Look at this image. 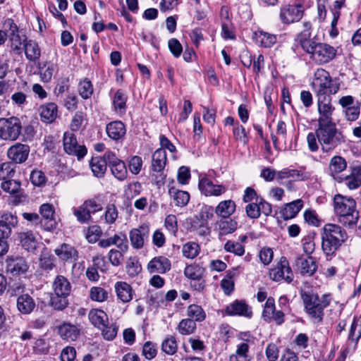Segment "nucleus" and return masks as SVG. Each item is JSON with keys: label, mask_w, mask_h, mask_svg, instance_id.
Listing matches in <instances>:
<instances>
[{"label": "nucleus", "mask_w": 361, "mask_h": 361, "mask_svg": "<svg viewBox=\"0 0 361 361\" xmlns=\"http://www.w3.org/2000/svg\"><path fill=\"white\" fill-rule=\"evenodd\" d=\"M345 229L336 224H326L321 231L322 249L326 255H331L348 239Z\"/></svg>", "instance_id": "1"}, {"label": "nucleus", "mask_w": 361, "mask_h": 361, "mask_svg": "<svg viewBox=\"0 0 361 361\" xmlns=\"http://www.w3.org/2000/svg\"><path fill=\"white\" fill-rule=\"evenodd\" d=\"M334 209L341 224L351 227L357 224L358 212L356 202L352 197L336 195L334 197Z\"/></svg>", "instance_id": "2"}, {"label": "nucleus", "mask_w": 361, "mask_h": 361, "mask_svg": "<svg viewBox=\"0 0 361 361\" xmlns=\"http://www.w3.org/2000/svg\"><path fill=\"white\" fill-rule=\"evenodd\" d=\"M301 297L307 313L319 322L322 320L324 310L330 305L331 298L329 294H324L319 297L312 291L301 293Z\"/></svg>", "instance_id": "3"}, {"label": "nucleus", "mask_w": 361, "mask_h": 361, "mask_svg": "<svg viewBox=\"0 0 361 361\" xmlns=\"http://www.w3.org/2000/svg\"><path fill=\"white\" fill-rule=\"evenodd\" d=\"M312 87L316 97L331 96L338 92L340 84L336 80H332L329 72L318 68L314 73Z\"/></svg>", "instance_id": "4"}, {"label": "nucleus", "mask_w": 361, "mask_h": 361, "mask_svg": "<svg viewBox=\"0 0 361 361\" xmlns=\"http://www.w3.org/2000/svg\"><path fill=\"white\" fill-rule=\"evenodd\" d=\"M310 47V51L306 52L318 63H328L336 55V50L327 44L315 42Z\"/></svg>", "instance_id": "5"}, {"label": "nucleus", "mask_w": 361, "mask_h": 361, "mask_svg": "<svg viewBox=\"0 0 361 361\" xmlns=\"http://www.w3.org/2000/svg\"><path fill=\"white\" fill-rule=\"evenodd\" d=\"M269 277L274 281L284 280L290 283L293 280V273L286 257H281L269 270Z\"/></svg>", "instance_id": "6"}, {"label": "nucleus", "mask_w": 361, "mask_h": 361, "mask_svg": "<svg viewBox=\"0 0 361 361\" xmlns=\"http://www.w3.org/2000/svg\"><path fill=\"white\" fill-rule=\"evenodd\" d=\"M167 161L166 153L163 149H157L152 154V176L154 177L155 182L158 184L166 178L163 171Z\"/></svg>", "instance_id": "7"}, {"label": "nucleus", "mask_w": 361, "mask_h": 361, "mask_svg": "<svg viewBox=\"0 0 361 361\" xmlns=\"http://www.w3.org/2000/svg\"><path fill=\"white\" fill-rule=\"evenodd\" d=\"M4 25L8 27V38L10 42V47L14 51H18L21 49L22 45L27 42V37L25 35H20L17 25L12 19H7Z\"/></svg>", "instance_id": "8"}, {"label": "nucleus", "mask_w": 361, "mask_h": 361, "mask_svg": "<svg viewBox=\"0 0 361 361\" xmlns=\"http://www.w3.org/2000/svg\"><path fill=\"white\" fill-rule=\"evenodd\" d=\"M304 11V6L300 4L286 5L280 10V20L285 24L298 22L302 18Z\"/></svg>", "instance_id": "9"}, {"label": "nucleus", "mask_w": 361, "mask_h": 361, "mask_svg": "<svg viewBox=\"0 0 361 361\" xmlns=\"http://www.w3.org/2000/svg\"><path fill=\"white\" fill-rule=\"evenodd\" d=\"M105 157L109 161V166L114 176L119 180H125L128 176L126 164L111 152H106Z\"/></svg>", "instance_id": "10"}, {"label": "nucleus", "mask_w": 361, "mask_h": 361, "mask_svg": "<svg viewBox=\"0 0 361 361\" xmlns=\"http://www.w3.org/2000/svg\"><path fill=\"white\" fill-rule=\"evenodd\" d=\"M149 235V227L147 224H142L138 228L130 231L129 238L131 246L137 250L143 247Z\"/></svg>", "instance_id": "11"}, {"label": "nucleus", "mask_w": 361, "mask_h": 361, "mask_svg": "<svg viewBox=\"0 0 361 361\" xmlns=\"http://www.w3.org/2000/svg\"><path fill=\"white\" fill-rule=\"evenodd\" d=\"M317 97V109L319 114V123H324L328 119H331L334 107L331 104V97L327 96H319Z\"/></svg>", "instance_id": "12"}, {"label": "nucleus", "mask_w": 361, "mask_h": 361, "mask_svg": "<svg viewBox=\"0 0 361 361\" xmlns=\"http://www.w3.org/2000/svg\"><path fill=\"white\" fill-rule=\"evenodd\" d=\"M64 151L70 154L82 159L87 154L85 145L78 144L75 137H63Z\"/></svg>", "instance_id": "13"}, {"label": "nucleus", "mask_w": 361, "mask_h": 361, "mask_svg": "<svg viewBox=\"0 0 361 361\" xmlns=\"http://www.w3.org/2000/svg\"><path fill=\"white\" fill-rule=\"evenodd\" d=\"M1 187L3 190L12 195L10 202L13 204L18 205L21 202L22 190L19 181L12 179L6 180L1 183Z\"/></svg>", "instance_id": "14"}, {"label": "nucleus", "mask_w": 361, "mask_h": 361, "mask_svg": "<svg viewBox=\"0 0 361 361\" xmlns=\"http://www.w3.org/2000/svg\"><path fill=\"white\" fill-rule=\"evenodd\" d=\"M20 122L16 117L0 118V135H19Z\"/></svg>", "instance_id": "15"}, {"label": "nucleus", "mask_w": 361, "mask_h": 361, "mask_svg": "<svg viewBox=\"0 0 361 361\" xmlns=\"http://www.w3.org/2000/svg\"><path fill=\"white\" fill-rule=\"evenodd\" d=\"M199 188L205 196H219L226 190L224 185H215L207 178H202L200 180Z\"/></svg>", "instance_id": "16"}, {"label": "nucleus", "mask_w": 361, "mask_h": 361, "mask_svg": "<svg viewBox=\"0 0 361 361\" xmlns=\"http://www.w3.org/2000/svg\"><path fill=\"white\" fill-rule=\"evenodd\" d=\"M296 266L300 274L305 276H312L317 271L318 267L315 259L311 256L298 258Z\"/></svg>", "instance_id": "17"}, {"label": "nucleus", "mask_w": 361, "mask_h": 361, "mask_svg": "<svg viewBox=\"0 0 361 361\" xmlns=\"http://www.w3.org/2000/svg\"><path fill=\"white\" fill-rule=\"evenodd\" d=\"M147 269L151 274H165L171 269V262L164 256L152 258L147 264Z\"/></svg>", "instance_id": "18"}, {"label": "nucleus", "mask_w": 361, "mask_h": 361, "mask_svg": "<svg viewBox=\"0 0 361 361\" xmlns=\"http://www.w3.org/2000/svg\"><path fill=\"white\" fill-rule=\"evenodd\" d=\"M72 286L68 279L63 275H57L52 283L54 294L59 296H69Z\"/></svg>", "instance_id": "19"}, {"label": "nucleus", "mask_w": 361, "mask_h": 361, "mask_svg": "<svg viewBox=\"0 0 361 361\" xmlns=\"http://www.w3.org/2000/svg\"><path fill=\"white\" fill-rule=\"evenodd\" d=\"M30 147L27 145L17 144L11 147L7 152L8 157L15 164L24 162L28 157Z\"/></svg>", "instance_id": "20"}, {"label": "nucleus", "mask_w": 361, "mask_h": 361, "mask_svg": "<svg viewBox=\"0 0 361 361\" xmlns=\"http://www.w3.org/2000/svg\"><path fill=\"white\" fill-rule=\"evenodd\" d=\"M302 27L303 29L297 36V41L305 51H310V49H311L310 47L315 42L310 39L312 25L309 21H304L302 23Z\"/></svg>", "instance_id": "21"}, {"label": "nucleus", "mask_w": 361, "mask_h": 361, "mask_svg": "<svg viewBox=\"0 0 361 361\" xmlns=\"http://www.w3.org/2000/svg\"><path fill=\"white\" fill-rule=\"evenodd\" d=\"M54 253L59 258L64 262H75L78 258V252L72 245L63 243L54 250Z\"/></svg>", "instance_id": "22"}, {"label": "nucleus", "mask_w": 361, "mask_h": 361, "mask_svg": "<svg viewBox=\"0 0 361 361\" xmlns=\"http://www.w3.org/2000/svg\"><path fill=\"white\" fill-rule=\"evenodd\" d=\"M226 312L228 315H239L249 318L252 314L251 308L245 302L239 300H235L228 305L226 308Z\"/></svg>", "instance_id": "23"}, {"label": "nucleus", "mask_w": 361, "mask_h": 361, "mask_svg": "<svg viewBox=\"0 0 361 361\" xmlns=\"http://www.w3.org/2000/svg\"><path fill=\"white\" fill-rule=\"evenodd\" d=\"M252 39L257 44L264 48H270L276 42L275 35L262 30L254 32Z\"/></svg>", "instance_id": "24"}, {"label": "nucleus", "mask_w": 361, "mask_h": 361, "mask_svg": "<svg viewBox=\"0 0 361 361\" xmlns=\"http://www.w3.org/2000/svg\"><path fill=\"white\" fill-rule=\"evenodd\" d=\"M173 184V180L169 185V195L177 207L185 206L190 200L189 193L176 188Z\"/></svg>", "instance_id": "25"}, {"label": "nucleus", "mask_w": 361, "mask_h": 361, "mask_svg": "<svg viewBox=\"0 0 361 361\" xmlns=\"http://www.w3.org/2000/svg\"><path fill=\"white\" fill-rule=\"evenodd\" d=\"M27 262L22 257L9 259L7 261L6 271L13 276L25 274L28 269Z\"/></svg>", "instance_id": "26"}, {"label": "nucleus", "mask_w": 361, "mask_h": 361, "mask_svg": "<svg viewBox=\"0 0 361 361\" xmlns=\"http://www.w3.org/2000/svg\"><path fill=\"white\" fill-rule=\"evenodd\" d=\"M39 111L41 120L44 123H52L58 116L57 105L53 102L42 105Z\"/></svg>", "instance_id": "27"}, {"label": "nucleus", "mask_w": 361, "mask_h": 361, "mask_svg": "<svg viewBox=\"0 0 361 361\" xmlns=\"http://www.w3.org/2000/svg\"><path fill=\"white\" fill-rule=\"evenodd\" d=\"M59 334L63 340L74 341L80 335V329L75 325L63 323L59 327Z\"/></svg>", "instance_id": "28"}, {"label": "nucleus", "mask_w": 361, "mask_h": 361, "mask_svg": "<svg viewBox=\"0 0 361 361\" xmlns=\"http://www.w3.org/2000/svg\"><path fill=\"white\" fill-rule=\"evenodd\" d=\"M302 207L303 201L301 199H298L286 204L281 211V214L285 220L293 219L298 214Z\"/></svg>", "instance_id": "29"}, {"label": "nucleus", "mask_w": 361, "mask_h": 361, "mask_svg": "<svg viewBox=\"0 0 361 361\" xmlns=\"http://www.w3.org/2000/svg\"><path fill=\"white\" fill-rule=\"evenodd\" d=\"M107 164H109V161L106 159L105 154L103 157H92L90 162V166L93 174L98 178L104 176L106 170Z\"/></svg>", "instance_id": "30"}, {"label": "nucleus", "mask_w": 361, "mask_h": 361, "mask_svg": "<svg viewBox=\"0 0 361 361\" xmlns=\"http://www.w3.org/2000/svg\"><path fill=\"white\" fill-rule=\"evenodd\" d=\"M35 307L34 299L27 293L20 295L17 298V308L22 314L31 313Z\"/></svg>", "instance_id": "31"}, {"label": "nucleus", "mask_w": 361, "mask_h": 361, "mask_svg": "<svg viewBox=\"0 0 361 361\" xmlns=\"http://www.w3.org/2000/svg\"><path fill=\"white\" fill-rule=\"evenodd\" d=\"M216 228L219 235H226L235 232L238 228V222L232 219H221L217 221Z\"/></svg>", "instance_id": "32"}, {"label": "nucleus", "mask_w": 361, "mask_h": 361, "mask_svg": "<svg viewBox=\"0 0 361 361\" xmlns=\"http://www.w3.org/2000/svg\"><path fill=\"white\" fill-rule=\"evenodd\" d=\"M90 322L96 327L102 329L109 323L108 316L105 312L99 309H92L88 314Z\"/></svg>", "instance_id": "33"}, {"label": "nucleus", "mask_w": 361, "mask_h": 361, "mask_svg": "<svg viewBox=\"0 0 361 361\" xmlns=\"http://www.w3.org/2000/svg\"><path fill=\"white\" fill-rule=\"evenodd\" d=\"M21 246L29 252H33L37 248V241L35 233L31 231L21 232L18 234Z\"/></svg>", "instance_id": "34"}, {"label": "nucleus", "mask_w": 361, "mask_h": 361, "mask_svg": "<svg viewBox=\"0 0 361 361\" xmlns=\"http://www.w3.org/2000/svg\"><path fill=\"white\" fill-rule=\"evenodd\" d=\"M235 203L231 200L220 202L215 208L217 216L226 219L229 218L235 211Z\"/></svg>", "instance_id": "35"}, {"label": "nucleus", "mask_w": 361, "mask_h": 361, "mask_svg": "<svg viewBox=\"0 0 361 361\" xmlns=\"http://www.w3.org/2000/svg\"><path fill=\"white\" fill-rule=\"evenodd\" d=\"M117 297L123 302H128L133 299V290L131 286L124 281H118L115 284Z\"/></svg>", "instance_id": "36"}, {"label": "nucleus", "mask_w": 361, "mask_h": 361, "mask_svg": "<svg viewBox=\"0 0 361 361\" xmlns=\"http://www.w3.org/2000/svg\"><path fill=\"white\" fill-rule=\"evenodd\" d=\"M25 54L27 60L32 62L39 61L41 49L38 44L33 40H28L24 44Z\"/></svg>", "instance_id": "37"}, {"label": "nucleus", "mask_w": 361, "mask_h": 361, "mask_svg": "<svg viewBox=\"0 0 361 361\" xmlns=\"http://www.w3.org/2000/svg\"><path fill=\"white\" fill-rule=\"evenodd\" d=\"M249 345L247 343H241L236 347L235 353L229 357L230 361H250L251 357L249 355Z\"/></svg>", "instance_id": "38"}, {"label": "nucleus", "mask_w": 361, "mask_h": 361, "mask_svg": "<svg viewBox=\"0 0 361 361\" xmlns=\"http://www.w3.org/2000/svg\"><path fill=\"white\" fill-rule=\"evenodd\" d=\"M40 79L44 82H49L56 70V65L51 62H45L43 65L39 64Z\"/></svg>", "instance_id": "39"}, {"label": "nucleus", "mask_w": 361, "mask_h": 361, "mask_svg": "<svg viewBox=\"0 0 361 361\" xmlns=\"http://www.w3.org/2000/svg\"><path fill=\"white\" fill-rule=\"evenodd\" d=\"M127 96L121 90L116 92L113 98V105L116 113L123 114L126 110Z\"/></svg>", "instance_id": "40"}, {"label": "nucleus", "mask_w": 361, "mask_h": 361, "mask_svg": "<svg viewBox=\"0 0 361 361\" xmlns=\"http://www.w3.org/2000/svg\"><path fill=\"white\" fill-rule=\"evenodd\" d=\"M39 213L42 215V218L47 221V225L44 226V229L49 230L53 227V221H54V209L51 204H43L40 206Z\"/></svg>", "instance_id": "41"}, {"label": "nucleus", "mask_w": 361, "mask_h": 361, "mask_svg": "<svg viewBox=\"0 0 361 361\" xmlns=\"http://www.w3.org/2000/svg\"><path fill=\"white\" fill-rule=\"evenodd\" d=\"M302 178V173L298 170L285 169L277 172V180L279 182H281L283 179L289 181H298Z\"/></svg>", "instance_id": "42"}, {"label": "nucleus", "mask_w": 361, "mask_h": 361, "mask_svg": "<svg viewBox=\"0 0 361 361\" xmlns=\"http://www.w3.org/2000/svg\"><path fill=\"white\" fill-rule=\"evenodd\" d=\"M347 164L345 160L339 156H335L331 158L329 164V170L331 174L334 176L345 169Z\"/></svg>", "instance_id": "43"}, {"label": "nucleus", "mask_w": 361, "mask_h": 361, "mask_svg": "<svg viewBox=\"0 0 361 361\" xmlns=\"http://www.w3.org/2000/svg\"><path fill=\"white\" fill-rule=\"evenodd\" d=\"M187 314L195 322H202L204 320L206 317V314L202 307L195 304L188 306Z\"/></svg>", "instance_id": "44"}, {"label": "nucleus", "mask_w": 361, "mask_h": 361, "mask_svg": "<svg viewBox=\"0 0 361 361\" xmlns=\"http://www.w3.org/2000/svg\"><path fill=\"white\" fill-rule=\"evenodd\" d=\"M107 135H125L126 128L124 124L119 121L109 123L106 128Z\"/></svg>", "instance_id": "45"}, {"label": "nucleus", "mask_w": 361, "mask_h": 361, "mask_svg": "<svg viewBox=\"0 0 361 361\" xmlns=\"http://www.w3.org/2000/svg\"><path fill=\"white\" fill-rule=\"evenodd\" d=\"M161 349L168 355H174L178 349L176 338L173 336H168L165 338L161 343Z\"/></svg>", "instance_id": "46"}, {"label": "nucleus", "mask_w": 361, "mask_h": 361, "mask_svg": "<svg viewBox=\"0 0 361 361\" xmlns=\"http://www.w3.org/2000/svg\"><path fill=\"white\" fill-rule=\"evenodd\" d=\"M200 246L194 242H188L183 245L182 252L184 257L188 259L195 258L200 253Z\"/></svg>", "instance_id": "47"}, {"label": "nucleus", "mask_w": 361, "mask_h": 361, "mask_svg": "<svg viewBox=\"0 0 361 361\" xmlns=\"http://www.w3.org/2000/svg\"><path fill=\"white\" fill-rule=\"evenodd\" d=\"M73 214L80 224H88L92 219L91 214L83 204L73 209Z\"/></svg>", "instance_id": "48"}, {"label": "nucleus", "mask_w": 361, "mask_h": 361, "mask_svg": "<svg viewBox=\"0 0 361 361\" xmlns=\"http://www.w3.org/2000/svg\"><path fill=\"white\" fill-rule=\"evenodd\" d=\"M196 329V323L191 319H182L178 325V331L183 335H189Z\"/></svg>", "instance_id": "49"}, {"label": "nucleus", "mask_w": 361, "mask_h": 361, "mask_svg": "<svg viewBox=\"0 0 361 361\" xmlns=\"http://www.w3.org/2000/svg\"><path fill=\"white\" fill-rule=\"evenodd\" d=\"M185 276L192 280H199L203 274V269L197 264L187 266L184 270Z\"/></svg>", "instance_id": "50"}, {"label": "nucleus", "mask_w": 361, "mask_h": 361, "mask_svg": "<svg viewBox=\"0 0 361 361\" xmlns=\"http://www.w3.org/2000/svg\"><path fill=\"white\" fill-rule=\"evenodd\" d=\"M78 92L83 99H89L93 94L92 82L87 79L80 81L78 84Z\"/></svg>", "instance_id": "51"}, {"label": "nucleus", "mask_w": 361, "mask_h": 361, "mask_svg": "<svg viewBox=\"0 0 361 361\" xmlns=\"http://www.w3.org/2000/svg\"><path fill=\"white\" fill-rule=\"evenodd\" d=\"M360 338L361 321L356 318H354L350 326L348 338L352 341L355 342V343H357Z\"/></svg>", "instance_id": "52"}, {"label": "nucleus", "mask_w": 361, "mask_h": 361, "mask_svg": "<svg viewBox=\"0 0 361 361\" xmlns=\"http://www.w3.org/2000/svg\"><path fill=\"white\" fill-rule=\"evenodd\" d=\"M275 304L273 298H268L262 312V317L266 322H271L274 316Z\"/></svg>", "instance_id": "53"}, {"label": "nucleus", "mask_w": 361, "mask_h": 361, "mask_svg": "<svg viewBox=\"0 0 361 361\" xmlns=\"http://www.w3.org/2000/svg\"><path fill=\"white\" fill-rule=\"evenodd\" d=\"M224 249L231 253L238 256H243L245 253V247L238 242L228 240L224 246Z\"/></svg>", "instance_id": "54"}, {"label": "nucleus", "mask_w": 361, "mask_h": 361, "mask_svg": "<svg viewBox=\"0 0 361 361\" xmlns=\"http://www.w3.org/2000/svg\"><path fill=\"white\" fill-rule=\"evenodd\" d=\"M16 164L13 162L0 163V180L11 178L15 173Z\"/></svg>", "instance_id": "55"}, {"label": "nucleus", "mask_w": 361, "mask_h": 361, "mask_svg": "<svg viewBox=\"0 0 361 361\" xmlns=\"http://www.w3.org/2000/svg\"><path fill=\"white\" fill-rule=\"evenodd\" d=\"M111 245H116L122 252H126L128 249L126 235L124 233L115 234L109 238Z\"/></svg>", "instance_id": "56"}, {"label": "nucleus", "mask_w": 361, "mask_h": 361, "mask_svg": "<svg viewBox=\"0 0 361 361\" xmlns=\"http://www.w3.org/2000/svg\"><path fill=\"white\" fill-rule=\"evenodd\" d=\"M102 232L101 228L97 225L89 226L85 233V238L90 243L97 242Z\"/></svg>", "instance_id": "57"}, {"label": "nucleus", "mask_w": 361, "mask_h": 361, "mask_svg": "<svg viewBox=\"0 0 361 361\" xmlns=\"http://www.w3.org/2000/svg\"><path fill=\"white\" fill-rule=\"evenodd\" d=\"M90 295L92 300L99 302L104 301L108 297L107 291L101 287H92Z\"/></svg>", "instance_id": "58"}, {"label": "nucleus", "mask_w": 361, "mask_h": 361, "mask_svg": "<svg viewBox=\"0 0 361 361\" xmlns=\"http://www.w3.org/2000/svg\"><path fill=\"white\" fill-rule=\"evenodd\" d=\"M142 159L139 156H133L128 161V169L131 173L138 174L142 168Z\"/></svg>", "instance_id": "59"}, {"label": "nucleus", "mask_w": 361, "mask_h": 361, "mask_svg": "<svg viewBox=\"0 0 361 361\" xmlns=\"http://www.w3.org/2000/svg\"><path fill=\"white\" fill-rule=\"evenodd\" d=\"M331 120V119H328L325 121L323 124L319 123V130L323 134L322 135H336V126Z\"/></svg>", "instance_id": "60"}, {"label": "nucleus", "mask_w": 361, "mask_h": 361, "mask_svg": "<svg viewBox=\"0 0 361 361\" xmlns=\"http://www.w3.org/2000/svg\"><path fill=\"white\" fill-rule=\"evenodd\" d=\"M319 142L323 151L328 152L338 145L339 140L334 139V137H320Z\"/></svg>", "instance_id": "61"}, {"label": "nucleus", "mask_w": 361, "mask_h": 361, "mask_svg": "<svg viewBox=\"0 0 361 361\" xmlns=\"http://www.w3.org/2000/svg\"><path fill=\"white\" fill-rule=\"evenodd\" d=\"M214 216V209L212 206L209 205H203L197 218L202 221V223L207 222L209 219H211Z\"/></svg>", "instance_id": "62"}, {"label": "nucleus", "mask_w": 361, "mask_h": 361, "mask_svg": "<svg viewBox=\"0 0 361 361\" xmlns=\"http://www.w3.org/2000/svg\"><path fill=\"white\" fill-rule=\"evenodd\" d=\"M118 218V210L114 204H108L104 214V220L106 224H114Z\"/></svg>", "instance_id": "63"}, {"label": "nucleus", "mask_w": 361, "mask_h": 361, "mask_svg": "<svg viewBox=\"0 0 361 361\" xmlns=\"http://www.w3.org/2000/svg\"><path fill=\"white\" fill-rule=\"evenodd\" d=\"M126 271L130 277H134L141 271V266L135 258H130L127 262Z\"/></svg>", "instance_id": "64"}]
</instances>
